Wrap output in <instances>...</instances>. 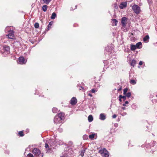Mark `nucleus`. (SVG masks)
<instances>
[{
    "mask_svg": "<svg viewBox=\"0 0 157 157\" xmlns=\"http://www.w3.org/2000/svg\"><path fill=\"white\" fill-rule=\"evenodd\" d=\"M62 141L61 140H56L55 142L53 140H51L50 141V145H49L47 143H45V147L46 148L51 150H52V149L55 148L58 145L62 144Z\"/></svg>",
    "mask_w": 157,
    "mask_h": 157,
    "instance_id": "f257e3e1",
    "label": "nucleus"
},
{
    "mask_svg": "<svg viewBox=\"0 0 157 157\" xmlns=\"http://www.w3.org/2000/svg\"><path fill=\"white\" fill-rule=\"evenodd\" d=\"M32 152L36 157H42L43 156L42 154L41 153L40 151L38 148H34Z\"/></svg>",
    "mask_w": 157,
    "mask_h": 157,
    "instance_id": "f03ea898",
    "label": "nucleus"
},
{
    "mask_svg": "<svg viewBox=\"0 0 157 157\" xmlns=\"http://www.w3.org/2000/svg\"><path fill=\"white\" fill-rule=\"evenodd\" d=\"M132 8L134 12L136 14L139 13L141 11L140 7L136 5H133Z\"/></svg>",
    "mask_w": 157,
    "mask_h": 157,
    "instance_id": "7ed1b4c3",
    "label": "nucleus"
},
{
    "mask_svg": "<svg viewBox=\"0 0 157 157\" xmlns=\"http://www.w3.org/2000/svg\"><path fill=\"white\" fill-rule=\"evenodd\" d=\"M10 49L9 46L7 45H4L2 46V49L1 52L3 53L6 52L8 53L10 52Z\"/></svg>",
    "mask_w": 157,
    "mask_h": 157,
    "instance_id": "20e7f679",
    "label": "nucleus"
},
{
    "mask_svg": "<svg viewBox=\"0 0 157 157\" xmlns=\"http://www.w3.org/2000/svg\"><path fill=\"white\" fill-rule=\"evenodd\" d=\"M9 34L6 35L9 39H14V32L13 30H10L8 31Z\"/></svg>",
    "mask_w": 157,
    "mask_h": 157,
    "instance_id": "39448f33",
    "label": "nucleus"
},
{
    "mask_svg": "<svg viewBox=\"0 0 157 157\" xmlns=\"http://www.w3.org/2000/svg\"><path fill=\"white\" fill-rule=\"evenodd\" d=\"M62 120L61 118H59V117L56 116L54 117V122L55 124H57L58 123H61Z\"/></svg>",
    "mask_w": 157,
    "mask_h": 157,
    "instance_id": "423d86ee",
    "label": "nucleus"
},
{
    "mask_svg": "<svg viewBox=\"0 0 157 157\" xmlns=\"http://www.w3.org/2000/svg\"><path fill=\"white\" fill-rule=\"evenodd\" d=\"M127 20L128 18L125 17H124L122 18L121 22L123 26L125 27L126 26Z\"/></svg>",
    "mask_w": 157,
    "mask_h": 157,
    "instance_id": "0eeeda50",
    "label": "nucleus"
},
{
    "mask_svg": "<svg viewBox=\"0 0 157 157\" xmlns=\"http://www.w3.org/2000/svg\"><path fill=\"white\" fill-rule=\"evenodd\" d=\"M18 61L19 63L21 64L25 63L26 62V61H25L24 57L23 56L20 57L19 58Z\"/></svg>",
    "mask_w": 157,
    "mask_h": 157,
    "instance_id": "6e6552de",
    "label": "nucleus"
},
{
    "mask_svg": "<svg viewBox=\"0 0 157 157\" xmlns=\"http://www.w3.org/2000/svg\"><path fill=\"white\" fill-rule=\"evenodd\" d=\"M77 103V100L75 97H73L70 101L71 104L72 105H75Z\"/></svg>",
    "mask_w": 157,
    "mask_h": 157,
    "instance_id": "1a4fd4ad",
    "label": "nucleus"
},
{
    "mask_svg": "<svg viewBox=\"0 0 157 157\" xmlns=\"http://www.w3.org/2000/svg\"><path fill=\"white\" fill-rule=\"evenodd\" d=\"M127 5L126 2H124L122 3L119 6V7L121 9H123L125 8Z\"/></svg>",
    "mask_w": 157,
    "mask_h": 157,
    "instance_id": "9d476101",
    "label": "nucleus"
},
{
    "mask_svg": "<svg viewBox=\"0 0 157 157\" xmlns=\"http://www.w3.org/2000/svg\"><path fill=\"white\" fill-rule=\"evenodd\" d=\"M106 116L104 113H101L99 115V119L101 120H104L106 119Z\"/></svg>",
    "mask_w": 157,
    "mask_h": 157,
    "instance_id": "9b49d317",
    "label": "nucleus"
},
{
    "mask_svg": "<svg viewBox=\"0 0 157 157\" xmlns=\"http://www.w3.org/2000/svg\"><path fill=\"white\" fill-rule=\"evenodd\" d=\"M113 47L111 45H108L107 47L105 48V50L108 52H111L113 49Z\"/></svg>",
    "mask_w": 157,
    "mask_h": 157,
    "instance_id": "f8f14e48",
    "label": "nucleus"
},
{
    "mask_svg": "<svg viewBox=\"0 0 157 157\" xmlns=\"http://www.w3.org/2000/svg\"><path fill=\"white\" fill-rule=\"evenodd\" d=\"M149 39V37L148 35H147L143 38V40L144 42L147 43L148 42Z\"/></svg>",
    "mask_w": 157,
    "mask_h": 157,
    "instance_id": "ddd939ff",
    "label": "nucleus"
},
{
    "mask_svg": "<svg viewBox=\"0 0 157 157\" xmlns=\"http://www.w3.org/2000/svg\"><path fill=\"white\" fill-rule=\"evenodd\" d=\"M136 46L137 48H142V43L140 42L136 44Z\"/></svg>",
    "mask_w": 157,
    "mask_h": 157,
    "instance_id": "4468645a",
    "label": "nucleus"
},
{
    "mask_svg": "<svg viewBox=\"0 0 157 157\" xmlns=\"http://www.w3.org/2000/svg\"><path fill=\"white\" fill-rule=\"evenodd\" d=\"M64 114L62 113H60L58 114V115H56L57 116L59 117V118H61V120H62L63 118L64 117Z\"/></svg>",
    "mask_w": 157,
    "mask_h": 157,
    "instance_id": "2eb2a0df",
    "label": "nucleus"
},
{
    "mask_svg": "<svg viewBox=\"0 0 157 157\" xmlns=\"http://www.w3.org/2000/svg\"><path fill=\"white\" fill-rule=\"evenodd\" d=\"M117 21L115 19L112 20V25L113 26H116L117 23Z\"/></svg>",
    "mask_w": 157,
    "mask_h": 157,
    "instance_id": "dca6fc26",
    "label": "nucleus"
},
{
    "mask_svg": "<svg viewBox=\"0 0 157 157\" xmlns=\"http://www.w3.org/2000/svg\"><path fill=\"white\" fill-rule=\"evenodd\" d=\"M106 150L105 148H104L103 149H101L99 150V152L102 155H103L105 152H106Z\"/></svg>",
    "mask_w": 157,
    "mask_h": 157,
    "instance_id": "f3484780",
    "label": "nucleus"
},
{
    "mask_svg": "<svg viewBox=\"0 0 157 157\" xmlns=\"http://www.w3.org/2000/svg\"><path fill=\"white\" fill-rule=\"evenodd\" d=\"M136 45L133 44H131V45L130 48L132 51L135 50L136 49Z\"/></svg>",
    "mask_w": 157,
    "mask_h": 157,
    "instance_id": "a211bd4d",
    "label": "nucleus"
},
{
    "mask_svg": "<svg viewBox=\"0 0 157 157\" xmlns=\"http://www.w3.org/2000/svg\"><path fill=\"white\" fill-rule=\"evenodd\" d=\"M88 121L89 122H91L93 120V118L92 115H90L88 117Z\"/></svg>",
    "mask_w": 157,
    "mask_h": 157,
    "instance_id": "6ab92c4d",
    "label": "nucleus"
},
{
    "mask_svg": "<svg viewBox=\"0 0 157 157\" xmlns=\"http://www.w3.org/2000/svg\"><path fill=\"white\" fill-rule=\"evenodd\" d=\"M109 154L108 151L106 150V152H105L103 155L102 156L103 157H109Z\"/></svg>",
    "mask_w": 157,
    "mask_h": 157,
    "instance_id": "aec40b11",
    "label": "nucleus"
},
{
    "mask_svg": "<svg viewBox=\"0 0 157 157\" xmlns=\"http://www.w3.org/2000/svg\"><path fill=\"white\" fill-rule=\"evenodd\" d=\"M56 16V13L55 12H54L52 14L51 18L52 19H53L55 18Z\"/></svg>",
    "mask_w": 157,
    "mask_h": 157,
    "instance_id": "412c9836",
    "label": "nucleus"
},
{
    "mask_svg": "<svg viewBox=\"0 0 157 157\" xmlns=\"http://www.w3.org/2000/svg\"><path fill=\"white\" fill-rule=\"evenodd\" d=\"M47 8H48L47 6L46 5H44L43 6L42 10L44 11L45 12L46 11Z\"/></svg>",
    "mask_w": 157,
    "mask_h": 157,
    "instance_id": "4be33fe9",
    "label": "nucleus"
},
{
    "mask_svg": "<svg viewBox=\"0 0 157 157\" xmlns=\"http://www.w3.org/2000/svg\"><path fill=\"white\" fill-rule=\"evenodd\" d=\"M77 86L79 90H82L83 91H84V89L83 87L82 86H80L79 85H78Z\"/></svg>",
    "mask_w": 157,
    "mask_h": 157,
    "instance_id": "5701e85b",
    "label": "nucleus"
},
{
    "mask_svg": "<svg viewBox=\"0 0 157 157\" xmlns=\"http://www.w3.org/2000/svg\"><path fill=\"white\" fill-rule=\"evenodd\" d=\"M136 63V61L135 60H132L131 62L130 63L131 65L134 67Z\"/></svg>",
    "mask_w": 157,
    "mask_h": 157,
    "instance_id": "b1692460",
    "label": "nucleus"
},
{
    "mask_svg": "<svg viewBox=\"0 0 157 157\" xmlns=\"http://www.w3.org/2000/svg\"><path fill=\"white\" fill-rule=\"evenodd\" d=\"M130 82L131 84L135 85L136 83V81L132 79L130 80Z\"/></svg>",
    "mask_w": 157,
    "mask_h": 157,
    "instance_id": "393cba45",
    "label": "nucleus"
},
{
    "mask_svg": "<svg viewBox=\"0 0 157 157\" xmlns=\"http://www.w3.org/2000/svg\"><path fill=\"white\" fill-rule=\"evenodd\" d=\"M52 111L53 113H56L58 112V110L57 108H53L52 109Z\"/></svg>",
    "mask_w": 157,
    "mask_h": 157,
    "instance_id": "a878e982",
    "label": "nucleus"
},
{
    "mask_svg": "<svg viewBox=\"0 0 157 157\" xmlns=\"http://www.w3.org/2000/svg\"><path fill=\"white\" fill-rule=\"evenodd\" d=\"M52 0H43L44 3L46 4H48Z\"/></svg>",
    "mask_w": 157,
    "mask_h": 157,
    "instance_id": "bb28decb",
    "label": "nucleus"
},
{
    "mask_svg": "<svg viewBox=\"0 0 157 157\" xmlns=\"http://www.w3.org/2000/svg\"><path fill=\"white\" fill-rule=\"evenodd\" d=\"M85 151V150L83 149L80 153V155H81L82 156V157L84 155Z\"/></svg>",
    "mask_w": 157,
    "mask_h": 157,
    "instance_id": "cd10ccee",
    "label": "nucleus"
},
{
    "mask_svg": "<svg viewBox=\"0 0 157 157\" xmlns=\"http://www.w3.org/2000/svg\"><path fill=\"white\" fill-rule=\"evenodd\" d=\"M39 25L38 23L36 22L34 24V27L36 28H38L39 27Z\"/></svg>",
    "mask_w": 157,
    "mask_h": 157,
    "instance_id": "c85d7f7f",
    "label": "nucleus"
},
{
    "mask_svg": "<svg viewBox=\"0 0 157 157\" xmlns=\"http://www.w3.org/2000/svg\"><path fill=\"white\" fill-rule=\"evenodd\" d=\"M94 134H92L89 136V137L90 139H92L94 138Z\"/></svg>",
    "mask_w": 157,
    "mask_h": 157,
    "instance_id": "c756f323",
    "label": "nucleus"
},
{
    "mask_svg": "<svg viewBox=\"0 0 157 157\" xmlns=\"http://www.w3.org/2000/svg\"><path fill=\"white\" fill-rule=\"evenodd\" d=\"M18 134L20 136H24V134L22 131H20L19 132Z\"/></svg>",
    "mask_w": 157,
    "mask_h": 157,
    "instance_id": "7c9ffc66",
    "label": "nucleus"
},
{
    "mask_svg": "<svg viewBox=\"0 0 157 157\" xmlns=\"http://www.w3.org/2000/svg\"><path fill=\"white\" fill-rule=\"evenodd\" d=\"M126 96L128 98H129L131 95V93L130 92H128L126 94Z\"/></svg>",
    "mask_w": 157,
    "mask_h": 157,
    "instance_id": "2f4dec72",
    "label": "nucleus"
},
{
    "mask_svg": "<svg viewBox=\"0 0 157 157\" xmlns=\"http://www.w3.org/2000/svg\"><path fill=\"white\" fill-rule=\"evenodd\" d=\"M26 157H33V155L32 154L29 153L27 155Z\"/></svg>",
    "mask_w": 157,
    "mask_h": 157,
    "instance_id": "473e14b6",
    "label": "nucleus"
},
{
    "mask_svg": "<svg viewBox=\"0 0 157 157\" xmlns=\"http://www.w3.org/2000/svg\"><path fill=\"white\" fill-rule=\"evenodd\" d=\"M53 22L51 21L49 22L48 25V28H49V27H51V26L53 24Z\"/></svg>",
    "mask_w": 157,
    "mask_h": 157,
    "instance_id": "72a5a7b5",
    "label": "nucleus"
},
{
    "mask_svg": "<svg viewBox=\"0 0 157 157\" xmlns=\"http://www.w3.org/2000/svg\"><path fill=\"white\" fill-rule=\"evenodd\" d=\"M127 90H128V89L127 88H125V89H124V90L123 94L124 95H125L126 94H127Z\"/></svg>",
    "mask_w": 157,
    "mask_h": 157,
    "instance_id": "f704fd0d",
    "label": "nucleus"
},
{
    "mask_svg": "<svg viewBox=\"0 0 157 157\" xmlns=\"http://www.w3.org/2000/svg\"><path fill=\"white\" fill-rule=\"evenodd\" d=\"M83 138L84 140H86L87 138V136L86 135H84Z\"/></svg>",
    "mask_w": 157,
    "mask_h": 157,
    "instance_id": "c9c22d12",
    "label": "nucleus"
},
{
    "mask_svg": "<svg viewBox=\"0 0 157 157\" xmlns=\"http://www.w3.org/2000/svg\"><path fill=\"white\" fill-rule=\"evenodd\" d=\"M128 101H126L125 102V103L123 104V105L124 106H126V104H128Z\"/></svg>",
    "mask_w": 157,
    "mask_h": 157,
    "instance_id": "e433bc0d",
    "label": "nucleus"
},
{
    "mask_svg": "<svg viewBox=\"0 0 157 157\" xmlns=\"http://www.w3.org/2000/svg\"><path fill=\"white\" fill-rule=\"evenodd\" d=\"M120 97L121 98H122L125 99L126 98V96H122L121 95H120Z\"/></svg>",
    "mask_w": 157,
    "mask_h": 157,
    "instance_id": "4c0bfd02",
    "label": "nucleus"
},
{
    "mask_svg": "<svg viewBox=\"0 0 157 157\" xmlns=\"http://www.w3.org/2000/svg\"><path fill=\"white\" fill-rule=\"evenodd\" d=\"M88 95L90 96V97H92V94H91V93L90 92L88 93Z\"/></svg>",
    "mask_w": 157,
    "mask_h": 157,
    "instance_id": "58836bf2",
    "label": "nucleus"
},
{
    "mask_svg": "<svg viewBox=\"0 0 157 157\" xmlns=\"http://www.w3.org/2000/svg\"><path fill=\"white\" fill-rule=\"evenodd\" d=\"M91 92L92 93H94L95 92V90L94 89H92L91 90Z\"/></svg>",
    "mask_w": 157,
    "mask_h": 157,
    "instance_id": "ea45409f",
    "label": "nucleus"
},
{
    "mask_svg": "<svg viewBox=\"0 0 157 157\" xmlns=\"http://www.w3.org/2000/svg\"><path fill=\"white\" fill-rule=\"evenodd\" d=\"M116 117H117V115L116 114L113 115L112 116L113 118H115Z\"/></svg>",
    "mask_w": 157,
    "mask_h": 157,
    "instance_id": "a19ab883",
    "label": "nucleus"
},
{
    "mask_svg": "<svg viewBox=\"0 0 157 157\" xmlns=\"http://www.w3.org/2000/svg\"><path fill=\"white\" fill-rule=\"evenodd\" d=\"M143 64V62L142 61H140L139 63V64L140 65H141Z\"/></svg>",
    "mask_w": 157,
    "mask_h": 157,
    "instance_id": "79ce46f5",
    "label": "nucleus"
},
{
    "mask_svg": "<svg viewBox=\"0 0 157 157\" xmlns=\"http://www.w3.org/2000/svg\"><path fill=\"white\" fill-rule=\"evenodd\" d=\"M119 101H122V100H121V98L120 97V96L119 95Z\"/></svg>",
    "mask_w": 157,
    "mask_h": 157,
    "instance_id": "37998d69",
    "label": "nucleus"
},
{
    "mask_svg": "<svg viewBox=\"0 0 157 157\" xmlns=\"http://www.w3.org/2000/svg\"><path fill=\"white\" fill-rule=\"evenodd\" d=\"M122 89V88L120 87L119 89H118L117 90L118 91H120Z\"/></svg>",
    "mask_w": 157,
    "mask_h": 157,
    "instance_id": "c03bdc74",
    "label": "nucleus"
},
{
    "mask_svg": "<svg viewBox=\"0 0 157 157\" xmlns=\"http://www.w3.org/2000/svg\"><path fill=\"white\" fill-rule=\"evenodd\" d=\"M58 130L59 131H62V129H58Z\"/></svg>",
    "mask_w": 157,
    "mask_h": 157,
    "instance_id": "a18cd8bd",
    "label": "nucleus"
},
{
    "mask_svg": "<svg viewBox=\"0 0 157 157\" xmlns=\"http://www.w3.org/2000/svg\"><path fill=\"white\" fill-rule=\"evenodd\" d=\"M51 140H49V141H50V142H48V144L49 145H49V144H50V141H51ZM47 144H48V143H47Z\"/></svg>",
    "mask_w": 157,
    "mask_h": 157,
    "instance_id": "49530a36",
    "label": "nucleus"
},
{
    "mask_svg": "<svg viewBox=\"0 0 157 157\" xmlns=\"http://www.w3.org/2000/svg\"><path fill=\"white\" fill-rule=\"evenodd\" d=\"M122 109H123V110H124L125 109V107H122Z\"/></svg>",
    "mask_w": 157,
    "mask_h": 157,
    "instance_id": "de8ad7c7",
    "label": "nucleus"
},
{
    "mask_svg": "<svg viewBox=\"0 0 157 157\" xmlns=\"http://www.w3.org/2000/svg\"><path fill=\"white\" fill-rule=\"evenodd\" d=\"M9 28V27H6V30H7V29H8Z\"/></svg>",
    "mask_w": 157,
    "mask_h": 157,
    "instance_id": "09e8293b",
    "label": "nucleus"
},
{
    "mask_svg": "<svg viewBox=\"0 0 157 157\" xmlns=\"http://www.w3.org/2000/svg\"><path fill=\"white\" fill-rule=\"evenodd\" d=\"M126 113H124V115H126Z\"/></svg>",
    "mask_w": 157,
    "mask_h": 157,
    "instance_id": "8fccbe9b",
    "label": "nucleus"
},
{
    "mask_svg": "<svg viewBox=\"0 0 157 157\" xmlns=\"http://www.w3.org/2000/svg\"><path fill=\"white\" fill-rule=\"evenodd\" d=\"M156 96L157 97V95H156Z\"/></svg>",
    "mask_w": 157,
    "mask_h": 157,
    "instance_id": "3c124183",
    "label": "nucleus"
}]
</instances>
